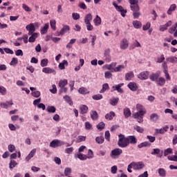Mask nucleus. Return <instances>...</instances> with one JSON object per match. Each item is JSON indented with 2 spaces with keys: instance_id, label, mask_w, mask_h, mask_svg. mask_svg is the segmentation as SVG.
I'll use <instances>...</instances> for the list:
<instances>
[{
  "instance_id": "obj_1",
  "label": "nucleus",
  "mask_w": 177,
  "mask_h": 177,
  "mask_svg": "<svg viewBox=\"0 0 177 177\" xmlns=\"http://www.w3.org/2000/svg\"><path fill=\"white\" fill-rule=\"evenodd\" d=\"M136 109L138 112L133 114V118H136L138 120V122L142 124L143 122V116L146 114V111L143 110V106L139 104L136 105Z\"/></svg>"
},
{
  "instance_id": "obj_2",
  "label": "nucleus",
  "mask_w": 177,
  "mask_h": 177,
  "mask_svg": "<svg viewBox=\"0 0 177 177\" xmlns=\"http://www.w3.org/2000/svg\"><path fill=\"white\" fill-rule=\"evenodd\" d=\"M118 138L119 140L118 141V145L119 146V147H121L122 149H125V147H128V138H126L125 136L122 134H120L118 136Z\"/></svg>"
},
{
  "instance_id": "obj_3",
  "label": "nucleus",
  "mask_w": 177,
  "mask_h": 177,
  "mask_svg": "<svg viewBox=\"0 0 177 177\" xmlns=\"http://www.w3.org/2000/svg\"><path fill=\"white\" fill-rule=\"evenodd\" d=\"M130 9L133 12V19H139L140 17V8L139 5L131 6Z\"/></svg>"
},
{
  "instance_id": "obj_4",
  "label": "nucleus",
  "mask_w": 177,
  "mask_h": 177,
  "mask_svg": "<svg viewBox=\"0 0 177 177\" xmlns=\"http://www.w3.org/2000/svg\"><path fill=\"white\" fill-rule=\"evenodd\" d=\"M121 154H122V149L120 148H115L111 151L110 157H111V158L115 159L118 158Z\"/></svg>"
},
{
  "instance_id": "obj_5",
  "label": "nucleus",
  "mask_w": 177,
  "mask_h": 177,
  "mask_svg": "<svg viewBox=\"0 0 177 177\" xmlns=\"http://www.w3.org/2000/svg\"><path fill=\"white\" fill-rule=\"evenodd\" d=\"M64 142L59 140H53L50 142V147H53V149H56V147H60V146H64Z\"/></svg>"
},
{
  "instance_id": "obj_6",
  "label": "nucleus",
  "mask_w": 177,
  "mask_h": 177,
  "mask_svg": "<svg viewBox=\"0 0 177 177\" xmlns=\"http://www.w3.org/2000/svg\"><path fill=\"white\" fill-rule=\"evenodd\" d=\"M113 5L118 12H120L121 16L122 17H125L127 15V10L124 9L122 6L117 5L115 3H113Z\"/></svg>"
},
{
  "instance_id": "obj_7",
  "label": "nucleus",
  "mask_w": 177,
  "mask_h": 177,
  "mask_svg": "<svg viewBox=\"0 0 177 177\" xmlns=\"http://www.w3.org/2000/svg\"><path fill=\"white\" fill-rule=\"evenodd\" d=\"M149 75H150V72L142 71L140 74H138L137 77L139 80H141V81H145L149 79Z\"/></svg>"
},
{
  "instance_id": "obj_8",
  "label": "nucleus",
  "mask_w": 177,
  "mask_h": 177,
  "mask_svg": "<svg viewBox=\"0 0 177 177\" xmlns=\"http://www.w3.org/2000/svg\"><path fill=\"white\" fill-rule=\"evenodd\" d=\"M127 142L129 145H136L138 143V138L135 136H129L127 137Z\"/></svg>"
},
{
  "instance_id": "obj_9",
  "label": "nucleus",
  "mask_w": 177,
  "mask_h": 177,
  "mask_svg": "<svg viewBox=\"0 0 177 177\" xmlns=\"http://www.w3.org/2000/svg\"><path fill=\"white\" fill-rule=\"evenodd\" d=\"M26 29L27 31H28V35H31L35 33V26H34V24H30L29 25L26 26Z\"/></svg>"
},
{
  "instance_id": "obj_10",
  "label": "nucleus",
  "mask_w": 177,
  "mask_h": 177,
  "mask_svg": "<svg viewBox=\"0 0 177 177\" xmlns=\"http://www.w3.org/2000/svg\"><path fill=\"white\" fill-rule=\"evenodd\" d=\"M127 86L129 88L130 91H132V92H136L139 88V86H138L136 82H130Z\"/></svg>"
},
{
  "instance_id": "obj_11",
  "label": "nucleus",
  "mask_w": 177,
  "mask_h": 177,
  "mask_svg": "<svg viewBox=\"0 0 177 177\" xmlns=\"http://www.w3.org/2000/svg\"><path fill=\"white\" fill-rule=\"evenodd\" d=\"M172 26V21H169L167 24L165 25L160 26V31L162 32H164V31L168 30V27H171Z\"/></svg>"
},
{
  "instance_id": "obj_12",
  "label": "nucleus",
  "mask_w": 177,
  "mask_h": 177,
  "mask_svg": "<svg viewBox=\"0 0 177 177\" xmlns=\"http://www.w3.org/2000/svg\"><path fill=\"white\" fill-rule=\"evenodd\" d=\"M42 72L45 74H54L56 75V71L53 68H50V67H46L42 69Z\"/></svg>"
},
{
  "instance_id": "obj_13",
  "label": "nucleus",
  "mask_w": 177,
  "mask_h": 177,
  "mask_svg": "<svg viewBox=\"0 0 177 177\" xmlns=\"http://www.w3.org/2000/svg\"><path fill=\"white\" fill-rule=\"evenodd\" d=\"M67 31H70V26L65 25L61 29L60 32L57 33V35H64Z\"/></svg>"
},
{
  "instance_id": "obj_14",
  "label": "nucleus",
  "mask_w": 177,
  "mask_h": 177,
  "mask_svg": "<svg viewBox=\"0 0 177 177\" xmlns=\"http://www.w3.org/2000/svg\"><path fill=\"white\" fill-rule=\"evenodd\" d=\"M75 158H80L82 161H85L86 160H88V156L81 153H75Z\"/></svg>"
},
{
  "instance_id": "obj_15",
  "label": "nucleus",
  "mask_w": 177,
  "mask_h": 177,
  "mask_svg": "<svg viewBox=\"0 0 177 177\" xmlns=\"http://www.w3.org/2000/svg\"><path fill=\"white\" fill-rule=\"evenodd\" d=\"M35 153H37V149H33L26 156V161L28 162V161H30V160L32 159L34 156H35Z\"/></svg>"
},
{
  "instance_id": "obj_16",
  "label": "nucleus",
  "mask_w": 177,
  "mask_h": 177,
  "mask_svg": "<svg viewBox=\"0 0 177 177\" xmlns=\"http://www.w3.org/2000/svg\"><path fill=\"white\" fill-rule=\"evenodd\" d=\"M160 74H161V73L160 72L151 73V75H150L149 76V80H151V81H157V80H158V77H160Z\"/></svg>"
},
{
  "instance_id": "obj_17",
  "label": "nucleus",
  "mask_w": 177,
  "mask_h": 177,
  "mask_svg": "<svg viewBox=\"0 0 177 177\" xmlns=\"http://www.w3.org/2000/svg\"><path fill=\"white\" fill-rule=\"evenodd\" d=\"M129 44L128 43V39H123L122 41L120 43V48L122 49H127L128 48Z\"/></svg>"
},
{
  "instance_id": "obj_18",
  "label": "nucleus",
  "mask_w": 177,
  "mask_h": 177,
  "mask_svg": "<svg viewBox=\"0 0 177 177\" xmlns=\"http://www.w3.org/2000/svg\"><path fill=\"white\" fill-rule=\"evenodd\" d=\"M176 4H171L167 12V15L171 16V15H172V12H175V10H176Z\"/></svg>"
},
{
  "instance_id": "obj_19",
  "label": "nucleus",
  "mask_w": 177,
  "mask_h": 177,
  "mask_svg": "<svg viewBox=\"0 0 177 177\" xmlns=\"http://www.w3.org/2000/svg\"><path fill=\"white\" fill-rule=\"evenodd\" d=\"M168 129H169V127L168 126H165L162 129H156V133H165V132H167Z\"/></svg>"
},
{
  "instance_id": "obj_20",
  "label": "nucleus",
  "mask_w": 177,
  "mask_h": 177,
  "mask_svg": "<svg viewBox=\"0 0 177 177\" xmlns=\"http://www.w3.org/2000/svg\"><path fill=\"white\" fill-rule=\"evenodd\" d=\"M133 77H135L133 72H129L125 74V81H131Z\"/></svg>"
},
{
  "instance_id": "obj_21",
  "label": "nucleus",
  "mask_w": 177,
  "mask_h": 177,
  "mask_svg": "<svg viewBox=\"0 0 177 177\" xmlns=\"http://www.w3.org/2000/svg\"><path fill=\"white\" fill-rule=\"evenodd\" d=\"M124 68H125V66L118 65V66L113 68V71H112V73H121V71H122Z\"/></svg>"
},
{
  "instance_id": "obj_22",
  "label": "nucleus",
  "mask_w": 177,
  "mask_h": 177,
  "mask_svg": "<svg viewBox=\"0 0 177 177\" xmlns=\"http://www.w3.org/2000/svg\"><path fill=\"white\" fill-rule=\"evenodd\" d=\"M151 146V143L145 141L143 142H141L138 145V149H142V147H150Z\"/></svg>"
},
{
  "instance_id": "obj_23",
  "label": "nucleus",
  "mask_w": 177,
  "mask_h": 177,
  "mask_svg": "<svg viewBox=\"0 0 177 177\" xmlns=\"http://www.w3.org/2000/svg\"><path fill=\"white\" fill-rule=\"evenodd\" d=\"M114 117H115V113H114L113 111H110L105 115L106 120H109V121L113 120Z\"/></svg>"
},
{
  "instance_id": "obj_24",
  "label": "nucleus",
  "mask_w": 177,
  "mask_h": 177,
  "mask_svg": "<svg viewBox=\"0 0 177 177\" xmlns=\"http://www.w3.org/2000/svg\"><path fill=\"white\" fill-rule=\"evenodd\" d=\"M9 106H13V102H12V101H7L6 102H2L1 104V106L3 109H8V107H9Z\"/></svg>"
},
{
  "instance_id": "obj_25",
  "label": "nucleus",
  "mask_w": 177,
  "mask_h": 177,
  "mask_svg": "<svg viewBox=\"0 0 177 177\" xmlns=\"http://www.w3.org/2000/svg\"><path fill=\"white\" fill-rule=\"evenodd\" d=\"M30 35L31 36L28 39V42H35V40L38 38V33L35 32Z\"/></svg>"
},
{
  "instance_id": "obj_26",
  "label": "nucleus",
  "mask_w": 177,
  "mask_h": 177,
  "mask_svg": "<svg viewBox=\"0 0 177 177\" xmlns=\"http://www.w3.org/2000/svg\"><path fill=\"white\" fill-rule=\"evenodd\" d=\"M123 114L125 118H129V117H131V109H129V108L124 109Z\"/></svg>"
},
{
  "instance_id": "obj_27",
  "label": "nucleus",
  "mask_w": 177,
  "mask_h": 177,
  "mask_svg": "<svg viewBox=\"0 0 177 177\" xmlns=\"http://www.w3.org/2000/svg\"><path fill=\"white\" fill-rule=\"evenodd\" d=\"M88 110V106L84 104L80 106V114H86Z\"/></svg>"
},
{
  "instance_id": "obj_28",
  "label": "nucleus",
  "mask_w": 177,
  "mask_h": 177,
  "mask_svg": "<svg viewBox=\"0 0 177 177\" xmlns=\"http://www.w3.org/2000/svg\"><path fill=\"white\" fill-rule=\"evenodd\" d=\"M158 118H160V116H158V114L157 113H152L150 115V120L151 121H153V122H157Z\"/></svg>"
},
{
  "instance_id": "obj_29",
  "label": "nucleus",
  "mask_w": 177,
  "mask_h": 177,
  "mask_svg": "<svg viewBox=\"0 0 177 177\" xmlns=\"http://www.w3.org/2000/svg\"><path fill=\"white\" fill-rule=\"evenodd\" d=\"M124 86V83L119 84L115 86V91H117L119 93H123L124 90L121 88L122 86Z\"/></svg>"
},
{
  "instance_id": "obj_30",
  "label": "nucleus",
  "mask_w": 177,
  "mask_h": 177,
  "mask_svg": "<svg viewBox=\"0 0 177 177\" xmlns=\"http://www.w3.org/2000/svg\"><path fill=\"white\" fill-rule=\"evenodd\" d=\"M92 21V14L89 13L87 14L84 17V23L85 24L88 23H91Z\"/></svg>"
},
{
  "instance_id": "obj_31",
  "label": "nucleus",
  "mask_w": 177,
  "mask_h": 177,
  "mask_svg": "<svg viewBox=\"0 0 177 177\" xmlns=\"http://www.w3.org/2000/svg\"><path fill=\"white\" fill-rule=\"evenodd\" d=\"M95 26H100L102 24V19L99 15H97L95 19L93 20Z\"/></svg>"
},
{
  "instance_id": "obj_32",
  "label": "nucleus",
  "mask_w": 177,
  "mask_h": 177,
  "mask_svg": "<svg viewBox=\"0 0 177 177\" xmlns=\"http://www.w3.org/2000/svg\"><path fill=\"white\" fill-rule=\"evenodd\" d=\"M158 173L159 174V176L161 177H165L167 175V171L163 168H160L158 169Z\"/></svg>"
},
{
  "instance_id": "obj_33",
  "label": "nucleus",
  "mask_w": 177,
  "mask_h": 177,
  "mask_svg": "<svg viewBox=\"0 0 177 177\" xmlns=\"http://www.w3.org/2000/svg\"><path fill=\"white\" fill-rule=\"evenodd\" d=\"M156 82L158 85H159L160 86H162L165 84V79L164 77H159L158 78Z\"/></svg>"
},
{
  "instance_id": "obj_34",
  "label": "nucleus",
  "mask_w": 177,
  "mask_h": 177,
  "mask_svg": "<svg viewBox=\"0 0 177 177\" xmlns=\"http://www.w3.org/2000/svg\"><path fill=\"white\" fill-rule=\"evenodd\" d=\"M133 26L134 28H142V22L136 20L133 21Z\"/></svg>"
},
{
  "instance_id": "obj_35",
  "label": "nucleus",
  "mask_w": 177,
  "mask_h": 177,
  "mask_svg": "<svg viewBox=\"0 0 177 177\" xmlns=\"http://www.w3.org/2000/svg\"><path fill=\"white\" fill-rule=\"evenodd\" d=\"M78 92L79 93H81V95H86V93H89V91H88V89L85 87H80Z\"/></svg>"
},
{
  "instance_id": "obj_36",
  "label": "nucleus",
  "mask_w": 177,
  "mask_h": 177,
  "mask_svg": "<svg viewBox=\"0 0 177 177\" xmlns=\"http://www.w3.org/2000/svg\"><path fill=\"white\" fill-rule=\"evenodd\" d=\"M118 100H120L119 97L112 98L109 100L110 104H111V106H117V104H118Z\"/></svg>"
},
{
  "instance_id": "obj_37",
  "label": "nucleus",
  "mask_w": 177,
  "mask_h": 177,
  "mask_svg": "<svg viewBox=\"0 0 177 177\" xmlns=\"http://www.w3.org/2000/svg\"><path fill=\"white\" fill-rule=\"evenodd\" d=\"M64 66H68V62L66 60H64L62 63L59 64V70H64Z\"/></svg>"
},
{
  "instance_id": "obj_38",
  "label": "nucleus",
  "mask_w": 177,
  "mask_h": 177,
  "mask_svg": "<svg viewBox=\"0 0 177 177\" xmlns=\"http://www.w3.org/2000/svg\"><path fill=\"white\" fill-rule=\"evenodd\" d=\"M134 167L136 169H142V168H145V164L142 162H139L136 163Z\"/></svg>"
},
{
  "instance_id": "obj_39",
  "label": "nucleus",
  "mask_w": 177,
  "mask_h": 177,
  "mask_svg": "<svg viewBox=\"0 0 177 177\" xmlns=\"http://www.w3.org/2000/svg\"><path fill=\"white\" fill-rule=\"evenodd\" d=\"M110 86L107 83H105L102 85V88L100 91V93H104L105 91H107V89H109Z\"/></svg>"
},
{
  "instance_id": "obj_40",
  "label": "nucleus",
  "mask_w": 177,
  "mask_h": 177,
  "mask_svg": "<svg viewBox=\"0 0 177 177\" xmlns=\"http://www.w3.org/2000/svg\"><path fill=\"white\" fill-rule=\"evenodd\" d=\"M67 84H68V82L67 81V80H60L59 82V88H64V86L67 85Z\"/></svg>"
},
{
  "instance_id": "obj_41",
  "label": "nucleus",
  "mask_w": 177,
  "mask_h": 177,
  "mask_svg": "<svg viewBox=\"0 0 177 177\" xmlns=\"http://www.w3.org/2000/svg\"><path fill=\"white\" fill-rule=\"evenodd\" d=\"M77 41L76 39H71L69 41V43L66 45L67 49H71L73 48V44Z\"/></svg>"
},
{
  "instance_id": "obj_42",
  "label": "nucleus",
  "mask_w": 177,
  "mask_h": 177,
  "mask_svg": "<svg viewBox=\"0 0 177 177\" xmlns=\"http://www.w3.org/2000/svg\"><path fill=\"white\" fill-rule=\"evenodd\" d=\"M48 28H49V24H46L43 27V28L41 30V35L46 34V32H48Z\"/></svg>"
},
{
  "instance_id": "obj_43",
  "label": "nucleus",
  "mask_w": 177,
  "mask_h": 177,
  "mask_svg": "<svg viewBox=\"0 0 177 177\" xmlns=\"http://www.w3.org/2000/svg\"><path fill=\"white\" fill-rule=\"evenodd\" d=\"M167 62H169V63H177V57H170L166 59Z\"/></svg>"
},
{
  "instance_id": "obj_44",
  "label": "nucleus",
  "mask_w": 177,
  "mask_h": 177,
  "mask_svg": "<svg viewBox=\"0 0 177 177\" xmlns=\"http://www.w3.org/2000/svg\"><path fill=\"white\" fill-rule=\"evenodd\" d=\"M95 142H96L97 143H98V145H102V143L104 142V137H102V136H100V137H97V138H95Z\"/></svg>"
},
{
  "instance_id": "obj_45",
  "label": "nucleus",
  "mask_w": 177,
  "mask_h": 177,
  "mask_svg": "<svg viewBox=\"0 0 177 177\" xmlns=\"http://www.w3.org/2000/svg\"><path fill=\"white\" fill-rule=\"evenodd\" d=\"M71 172H72V170H71V168L70 167H66L65 169H64V175L66 176H70V175H71Z\"/></svg>"
},
{
  "instance_id": "obj_46",
  "label": "nucleus",
  "mask_w": 177,
  "mask_h": 177,
  "mask_svg": "<svg viewBox=\"0 0 177 177\" xmlns=\"http://www.w3.org/2000/svg\"><path fill=\"white\" fill-rule=\"evenodd\" d=\"M64 99L68 103L70 106H73V101L71 100V98L68 95H65L64 97Z\"/></svg>"
},
{
  "instance_id": "obj_47",
  "label": "nucleus",
  "mask_w": 177,
  "mask_h": 177,
  "mask_svg": "<svg viewBox=\"0 0 177 177\" xmlns=\"http://www.w3.org/2000/svg\"><path fill=\"white\" fill-rule=\"evenodd\" d=\"M48 113H56V107L54 106H50L47 107Z\"/></svg>"
},
{
  "instance_id": "obj_48",
  "label": "nucleus",
  "mask_w": 177,
  "mask_h": 177,
  "mask_svg": "<svg viewBox=\"0 0 177 177\" xmlns=\"http://www.w3.org/2000/svg\"><path fill=\"white\" fill-rule=\"evenodd\" d=\"M91 117L92 120H97V112L96 111H91Z\"/></svg>"
},
{
  "instance_id": "obj_49",
  "label": "nucleus",
  "mask_w": 177,
  "mask_h": 177,
  "mask_svg": "<svg viewBox=\"0 0 177 177\" xmlns=\"http://www.w3.org/2000/svg\"><path fill=\"white\" fill-rule=\"evenodd\" d=\"M93 100H102L103 95L101 94L94 95L92 96Z\"/></svg>"
},
{
  "instance_id": "obj_50",
  "label": "nucleus",
  "mask_w": 177,
  "mask_h": 177,
  "mask_svg": "<svg viewBox=\"0 0 177 177\" xmlns=\"http://www.w3.org/2000/svg\"><path fill=\"white\" fill-rule=\"evenodd\" d=\"M17 165V162H16V160H11L9 164L10 169H13V168H15V167H16Z\"/></svg>"
},
{
  "instance_id": "obj_51",
  "label": "nucleus",
  "mask_w": 177,
  "mask_h": 177,
  "mask_svg": "<svg viewBox=\"0 0 177 177\" xmlns=\"http://www.w3.org/2000/svg\"><path fill=\"white\" fill-rule=\"evenodd\" d=\"M172 153H173L172 149L171 148H168V149L165 150L164 156H165V157H167V156H169V154H172Z\"/></svg>"
},
{
  "instance_id": "obj_52",
  "label": "nucleus",
  "mask_w": 177,
  "mask_h": 177,
  "mask_svg": "<svg viewBox=\"0 0 177 177\" xmlns=\"http://www.w3.org/2000/svg\"><path fill=\"white\" fill-rule=\"evenodd\" d=\"M134 129L138 131L139 133H143L145 132V129L139 127V126H136L134 127Z\"/></svg>"
},
{
  "instance_id": "obj_53",
  "label": "nucleus",
  "mask_w": 177,
  "mask_h": 177,
  "mask_svg": "<svg viewBox=\"0 0 177 177\" xmlns=\"http://www.w3.org/2000/svg\"><path fill=\"white\" fill-rule=\"evenodd\" d=\"M104 77H105L106 80H110V78H111L113 77V73H111V72H110V71H106L104 73Z\"/></svg>"
},
{
  "instance_id": "obj_54",
  "label": "nucleus",
  "mask_w": 177,
  "mask_h": 177,
  "mask_svg": "<svg viewBox=\"0 0 177 177\" xmlns=\"http://www.w3.org/2000/svg\"><path fill=\"white\" fill-rule=\"evenodd\" d=\"M151 26V24H150V22H147L145 25H143L142 30L144 31H147V30H149Z\"/></svg>"
},
{
  "instance_id": "obj_55",
  "label": "nucleus",
  "mask_w": 177,
  "mask_h": 177,
  "mask_svg": "<svg viewBox=\"0 0 177 177\" xmlns=\"http://www.w3.org/2000/svg\"><path fill=\"white\" fill-rule=\"evenodd\" d=\"M17 63H19V59L16 57H13L12 59V61L10 62V66H16V64H17Z\"/></svg>"
},
{
  "instance_id": "obj_56",
  "label": "nucleus",
  "mask_w": 177,
  "mask_h": 177,
  "mask_svg": "<svg viewBox=\"0 0 177 177\" xmlns=\"http://www.w3.org/2000/svg\"><path fill=\"white\" fill-rule=\"evenodd\" d=\"M50 25L53 30H56V21L55 20H50Z\"/></svg>"
},
{
  "instance_id": "obj_57",
  "label": "nucleus",
  "mask_w": 177,
  "mask_h": 177,
  "mask_svg": "<svg viewBox=\"0 0 177 177\" xmlns=\"http://www.w3.org/2000/svg\"><path fill=\"white\" fill-rule=\"evenodd\" d=\"M48 66V59H44L41 61V67H46Z\"/></svg>"
},
{
  "instance_id": "obj_58",
  "label": "nucleus",
  "mask_w": 177,
  "mask_h": 177,
  "mask_svg": "<svg viewBox=\"0 0 177 177\" xmlns=\"http://www.w3.org/2000/svg\"><path fill=\"white\" fill-rule=\"evenodd\" d=\"M104 127H106V124L104 122H101L97 125V129H104Z\"/></svg>"
},
{
  "instance_id": "obj_59",
  "label": "nucleus",
  "mask_w": 177,
  "mask_h": 177,
  "mask_svg": "<svg viewBox=\"0 0 177 177\" xmlns=\"http://www.w3.org/2000/svg\"><path fill=\"white\" fill-rule=\"evenodd\" d=\"M72 17L73 20H79L80 16V14H78L77 12H73L72 14Z\"/></svg>"
},
{
  "instance_id": "obj_60",
  "label": "nucleus",
  "mask_w": 177,
  "mask_h": 177,
  "mask_svg": "<svg viewBox=\"0 0 177 177\" xmlns=\"http://www.w3.org/2000/svg\"><path fill=\"white\" fill-rule=\"evenodd\" d=\"M87 158H88V160H91V158H93V150L88 149Z\"/></svg>"
},
{
  "instance_id": "obj_61",
  "label": "nucleus",
  "mask_w": 177,
  "mask_h": 177,
  "mask_svg": "<svg viewBox=\"0 0 177 177\" xmlns=\"http://www.w3.org/2000/svg\"><path fill=\"white\" fill-rule=\"evenodd\" d=\"M165 60V57H164V55H161L160 57L157 58L156 63H162Z\"/></svg>"
},
{
  "instance_id": "obj_62",
  "label": "nucleus",
  "mask_w": 177,
  "mask_h": 177,
  "mask_svg": "<svg viewBox=\"0 0 177 177\" xmlns=\"http://www.w3.org/2000/svg\"><path fill=\"white\" fill-rule=\"evenodd\" d=\"M22 8L23 10H25L26 12H31V8H30V7H28V6H27L26 4H22Z\"/></svg>"
},
{
  "instance_id": "obj_63",
  "label": "nucleus",
  "mask_w": 177,
  "mask_h": 177,
  "mask_svg": "<svg viewBox=\"0 0 177 177\" xmlns=\"http://www.w3.org/2000/svg\"><path fill=\"white\" fill-rule=\"evenodd\" d=\"M0 93L3 95H6V88L0 86Z\"/></svg>"
},
{
  "instance_id": "obj_64",
  "label": "nucleus",
  "mask_w": 177,
  "mask_h": 177,
  "mask_svg": "<svg viewBox=\"0 0 177 177\" xmlns=\"http://www.w3.org/2000/svg\"><path fill=\"white\" fill-rule=\"evenodd\" d=\"M168 160H169V161H176L177 162V156L174 155L172 156H169L167 157Z\"/></svg>"
}]
</instances>
